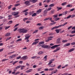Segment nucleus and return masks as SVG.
<instances>
[{"label":"nucleus","instance_id":"12","mask_svg":"<svg viewBox=\"0 0 75 75\" xmlns=\"http://www.w3.org/2000/svg\"><path fill=\"white\" fill-rule=\"evenodd\" d=\"M21 67V65L18 66L16 67H15L16 69H18V68H20Z\"/></svg>","mask_w":75,"mask_h":75},{"label":"nucleus","instance_id":"19","mask_svg":"<svg viewBox=\"0 0 75 75\" xmlns=\"http://www.w3.org/2000/svg\"><path fill=\"white\" fill-rule=\"evenodd\" d=\"M43 53V52L42 51H40L38 53V54L39 55H41V54H42Z\"/></svg>","mask_w":75,"mask_h":75},{"label":"nucleus","instance_id":"8","mask_svg":"<svg viewBox=\"0 0 75 75\" xmlns=\"http://www.w3.org/2000/svg\"><path fill=\"white\" fill-rule=\"evenodd\" d=\"M41 11H42V9H40L37 11L36 13L38 14H39V13H41Z\"/></svg>","mask_w":75,"mask_h":75},{"label":"nucleus","instance_id":"25","mask_svg":"<svg viewBox=\"0 0 75 75\" xmlns=\"http://www.w3.org/2000/svg\"><path fill=\"white\" fill-rule=\"evenodd\" d=\"M40 44H44V41H41L39 42Z\"/></svg>","mask_w":75,"mask_h":75},{"label":"nucleus","instance_id":"23","mask_svg":"<svg viewBox=\"0 0 75 75\" xmlns=\"http://www.w3.org/2000/svg\"><path fill=\"white\" fill-rule=\"evenodd\" d=\"M38 31V30H36L33 32V34L36 33H37Z\"/></svg>","mask_w":75,"mask_h":75},{"label":"nucleus","instance_id":"52","mask_svg":"<svg viewBox=\"0 0 75 75\" xmlns=\"http://www.w3.org/2000/svg\"><path fill=\"white\" fill-rule=\"evenodd\" d=\"M50 1H50V0H46V3H50Z\"/></svg>","mask_w":75,"mask_h":75},{"label":"nucleus","instance_id":"9","mask_svg":"<svg viewBox=\"0 0 75 75\" xmlns=\"http://www.w3.org/2000/svg\"><path fill=\"white\" fill-rule=\"evenodd\" d=\"M13 13H12V15H13L14 16H17L19 12H16V13H15L14 14H13Z\"/></svg>","mask_w":75,"mask_h":75},{"label":"nucleus","instance_id":"62","mask_svg":"<svg viewBox=\"0 0 75 75\" xmlns=\"http://www.w3.org/2000/svg\"><path fill=\"white\" fill-rule=\"evenodd\" d=\"M71 18H74V17H75V15H71Z\"/></svg>","mask_w":75,"mask_h":75},{"label":"nucleus","instance_id":"26","mask_svg":"<svg viewBox=\"0 0 75 75\" xmlns=\"http://www.w3.org/2000/svg\"><path fill=\"white\" fill-rule=\"evenodd\" d=\"M59 19H60V18H56L54 19V20L55 21H58V20H59Z\"/></svg>","mask_w":75,"mask_h":75},{"label":"nucleus","instance_id":"60","mask_svg":"<svg viewBox=\"0 0 75 75\" xmlns=\"http://www.w3.org/2000/svg\"><path fill=\"white\" fill-rule=\"evenodd\" d=\"M66 7H71V5H68L66 6Z\"/></svg>","mask_w":75,"mask_h":75},{"label":"nucleus","instance_id":"6","mask_svg":"<svg viewBox=\"0 0 75 75\" xmlns=\"http://www.w3.org/2000/svg\"><path fill=\"white\" fill-rule=\"evenodd\" d=\"M39 42V41H36L34 42L32 44V45H35L36 44H37Z\"/></svg>","mask_w":75,"mask_h":75},{"label":"nucleus","instance_id":"33","mask_svg":"<svg viewBox=\"0 0 75 75\" xmlns=\"http://www.w3.org/2000/svg\"><path fill=\"white\" fill-rule=\"evenodd\" d=\"M52 9V7H49L47 9V11H50Z\"/></svg>","mask_w":75,"mask_h":75},{"label":"nucleus","instance_id":"59","mask_svg":"<svg viewBox=\"0 0 75 75\" xmlns=\"http://www.w3.org/2000/svg\"><path fill=\"white\" fill-rule=\"evenodd\" d=\"M52 63V62H49L48 64V65H51Z\"/></svg>","mask_w":75,"mask_h":75},{"label":"nucleus","instance_id":"2","mask_svg":"<svg viewBox=\"0 0 75 75\" xmlns=\"http://www.w3.org/2000/svg\"><path fill=\"white\" fill-rule=\"evenodd\" d=\"M27 57V56H24L23 57L21 58V59H23V60H25L27 59V58H26Z\"/></svg>","mask_w":75,"mask_h":75},{"label":"nucleus","instance_id":"4","mask_svg":"<svg viewBox=\"0 0 75 75\" xmlns=\"http://www.w3.org/2000/svg\"><path fill=\"white\" fill-rule=\"evenodd\" d=\"M74 50H75V48H72L69 49L68 51L69 52H71L73 51H74Z\"/></svg>","mask_w":75,"mask_h":75},{"label":"nucleus","instance_id":"21","mask_svg":"<svg viewBox=\"0 0 75 75\" xmlns=\"http://www.w3.org/2000/svg\"><path fill=\"white\" fill-rule=\"evenodd\" d=\"M55 31L56 32V33L57 34H58V33H59V30L58 29H56L55 30Z\"/></svg>","mask_w":75,"mask_h":75},{"label":"nucleus","instance_id":"63","mask_svg":"<svg viewBox=\"0 0 75 75\" xmlns=\"http://www.w3.org/2000/svg\"><path fill=\"white\" fill-rule=\"evenodd\" d=\"M23 61H20L19 62V64H22L23 63Z\"/></svg>","mask_w":75,"mask_h":75},{"label":"nucleus","instance_id":"44","mask_svg":"<svg viewBox=\"0 0 75 75\" xmlns=\"http://www.w3.org/2000/svg\"><path fill=\"white\" fill-rule=\"evenodd\" d=\"M21 56H20L19 57H18L16 58V59H20V58H21Z\"/></svg>","mask_w":75,"mask_h":75},{"label":"nucleus","instance_id":"40","mask_svg":"<svg viewBox=\"0 0 75 75\" xmlns=\"http://www.w3.org/2000/svg\"><path fill=\"white\" fill-rule=\"evenodd\" d=\"M54 69H55V68H52V69H49V71H53Z\"/></svg>","mask_w":75,"mask_h":75},{"label":"nucleus","instance_id":"14","mask_svg":"<svg viewBox=\"0 0 75 75\" xmlns=\"http://www.w3.org/2000/svg\"><path fill=\"white\" fill-rule=\"evenodd\" d=\"M30 1H26L24 2V4H29L30 3Z\"/></svg>","mask_w":75,"mask_h":75},{"label":"nucleus","instance_id":"55","mask_svg":"<svg viewBox=\"0 0 75 75\" xmlns=\"http://www.w3.org/2000/svg\"><path fill=\"white\" fill-rule=\"evenodd\" d=\"M62 9V7L59 8L57 10V11H59Z\"/></svg>","mask_w":75,"mask_h":75},{"label":"nucleus","instance_id":"15","mask_svg":"<svg viewBox=\"0 0 75 75\" xmlns=\"http://www.w3.org/2000/svg\"><path fill=\"white\" fill-rule=\"evenodd\" d=\"M54 4H51L49 6V7H54Z\"/></svg>","mask_w":75,"mask_h":75},{"label":"nucleus","instance_id":"1","mask_svg":"<svg viewBox=\"0 0 75 75\" xmlns=\"http://www.w3.org/2000/svg\"><path fill=\"white\" fill-rule=\"evenodd\" d=\"M27 31H28V30H25L24 28L20 29L19 33H26Z\"/></svg>","mask_w":75,"mask_h":75},{"label":"nucleus","instance_id":"16","mask_svg":"<svg viewBox=\"0 0 75 75\" xmlns=\"http://www.w3.org/2000/svg\"><path fill=\"white\" fill-rule=\"evenodd\" d=\"M12 23H13V21H10L8 23V24H11Z\"/></svg>","mask_w":75,"mask_h":75},{"label":"nucleus","instance_id":"58","mask_svg":"<svg viewBox=\"0 0 75 75\" xmlns=\"http://www.w3.org/2000/svg\"><path fill=\"white\" fill-rule=\"evenodd\" d=\"M54 12H55V11L54 10L52 11L51 12V13L52 14H54Z\"/></svg>","mask_w":75,"mask_h":75},{"label":"nucleus","instance_id":"49","mask_svg":"<svg viewBox=\"0 0 75 75\" xmlns=\"http://www.w3.org/2000/svg\"><path fill=\"white\" fill-rule=\"evenodd\" d=\"M61 67V65H59L57 67V69H59Z\"/></svg>","mask_w":75,"mask_h":75},{"label":"nucleus","instance_id":"32","mask_svg":"<svg viewBox=\"0 0 75 75\" xmlns=\"http://www.w3.org/2000/svg\"><path fill=\"white\" fill-rule=\"evenodd\" d=\"M21 70H23V69H24V66H21Z\"/></svg>","mask_w":75,"mask_h":75},{"label":"nucleus","instance_id":"17","mask_svg":"<svg viewBox=\"0 0 75 75\" xmlns=\"http://www.w3.org/2000/svg\"><path fill=\"white\" fill-rule=\"evenodd\" d=\"M67 13H68V12L67 11H65L64 12L62 13L63 15H66V14H67Z\"/></svg>","mask_w":75,"mask_h":75},{"label":"nucleus","instance_id":"61","mask_svg":"<svg viewBox=\"0 0 75 75\" xmlns=\"http://www.w3.org/2000/svg\"><path fill=\"white\" fill-rule=\"evenodd\" d=\"M71 34H74V33H75V30H73L71 32Z\"/></svg>","mask_w":75,"mask_h":75},{"label":"nucleus","instance_id":"36","mask_svg":"<svg viewBox=\"0 0 75 75\" xmlns=\"http://www.w3.org/2000/svg\"><path fill=\"white\" fill-rule=\"evenodd\" d=\"M42 45H41V44H40V42L39 43V44L37 45L38 47H41Z\"/></svg>","mask_w":75,"mask_h":75},{"label":"nucleus","instance_id":"11","mask_svg":"<svg viewBox=\"0 0 75 75\" xmlns=\"http://www.w3.org/2000/svg\"><path fill=\"white\" fill-rule=\"evenodd\" d=\"M56 47H57V46L56 45L52 46L51 47H50V48H51V49H55V48Z\"/></svg>","mask_w":75,"mask_h":75},{"label":"nucleus","instance_id":"50","mask_svg":"<svg viewBox=\"0 0 75 75\" xmlns=\"http://www.w3.org/2000/svg\"><path fill=\"white\" fill-rule=\"evenodd\" d=\"M17 56V55L16 54H14L12 55V56L13 57V58H15Z\"/></svg>","mask_w":75,"mask_h":75},{"label":"nucleus","instance_id":"39","mask_svg":"<svg viewBox=\"0 0 75 75\" xmlns=\"http://www.w3.org/2000/svg\"><path fill=\"white\" fill-rule=\"evenodd\" d=\"M49 19H50V18H46L44 19V21L48 20H49Z\"/></svg>","mask_w":75,"mask_h":75},{"label":"nucleus","instance_id":"57","mask_svg":"<svg viewBox=\"0 0 75 75\" xmlns=\"http://www.w3.org/2000/svg\"><path fill=\"white\" fill-rule=\"evenodd\" d=\"M26 65L27 66H28V67H29L30 66V64H28V63H27L26 64Z\"/></svg>","mask_w":75,"mask_h":75},{"label":"nucleus","instance_id":"28","mask_svg":"<svg viewBox=\"0 0 75 75\" xmlns=\"http://www.w3.org/2000/svg\"><path fill=\"white\" fill-rule=\"evenodd\" d=\"M11 6H13L12 5H10L9 6H8V9H10L11 8Z\"/></svg>","mask_w":75,"mask_h":75},{"label":"nucleus","instance_id":"43","mask_svg":"<svg viewBox=\"0 0 75 75\" xmlns=\"http://www.w3.org/2000/svg\"><path fill=\"white\" fill-rule=\"evenodd\" d=\"M9 27H10V26H8V27H6L5 28V30H7V29H8V28H9Z\"/></svg>","mask_w":75,"mask_h":75},{"label":"nucleus","instance_id":"54","mask_svg":"<svg viewBox=\"0 0 75 75\" xmlns=\"http://www.w3.org/2000/svg\"><path fill=\"white\" fill-rule=\"evenodd\" d=\"M11 38V37H10L9 38H7V39L6 40V41H7L8 40H10V39Z\"/></svg>","mask_w":75,"mask_h":75},{"label":"nucleus","instance_id":"5","mask_svg":"<svg viewBox=\"0 0 75 75\" xmlns=\"http://www.w3.org/2000/svg\"><path fill=\"white\" fill-rule=\"evenodd\" d=\"M11 35V33H6L5 35V37H8V36H10V35Z\"/></svg>","mask_w":75,"mask_h":75},{"label":"nucleus","instance_id":"10","mask_svg":"<svg viewBox=\"0 0 75 75\" xmlns=\"http://www.w3.org/2000/svg\"><path fill=\"white\" fill-rule=\"evenodd\" d=\"M32 70L33 69H30L29 70L26 71V73H28V72H31Z\"/></svg>","mask_w":75,"mask_h":75},{"label":"nucleus","instance_id":"31","mask_svg":"<svg viewBox=\"0 0 75 75\" xmlns=\"http://www.w3.org/2000/svg\"><path fill=\"white\" fill-rule=\"evenodd\" d=\"M65 45L67 46V47H68V46H69V45H70V43H67Z\"/></svg>","mask_w":75,"mask_h":75},{"label":"nucleus","instance_id":"56","mask_svg":"<svg viewBox=\"0 0 75 75\" xmlns=\"http://www.w3.org/2000/svg\"><path fill=\"white\" fill-rule=\"evenodd\" d=\"M74 35H75V34L73 35H69V37H74Z\"/></svg>","mask_w":75,"mask_h":75},{"label":"nucleus","instance_id":"47","mask_svg":"<svg viewBox=\"0 0 75 75\" xmlns=\"http://www.w3.org/2000/svg\"><path fill=\"white\" fill-rule=\"evenodd\" d=\"M54 24H55V22H54V23H50V25H54Z\"/></svg>","mask_w":75,"mask_h":75},{"label":"nucleus","instance_id":"3","mask_svg":"<svg viewBox=\"0 0 75 75\" xmlns=\"http://www.w3.org/2000/svg\"><path fill=\"white\" fill-rule=\"evenodd\" d=\"M44 48H47V49H49L50 48V46H48V45H45L44 46Z\"/></svg>","mask_w":75,"mask_h":75},{"label":"nucleus","instance_id":"35","mask_svg":"<svg viewBox=\"0 0 75 75\" xmlns=\"http://www.w3.org/2000/svg\"><path fill=\"white\" fill-rule=\"evenodd\" d=\"M22 41V39L20 38V39H19L18 40H17V42H18V41Z\"/></svg>","mask_w":75,"mask_h":75},{"label":"nucleus","instance_id":"13","mask_svg":"<svg viewBox=\"0 0 75 75\" xmlns=\"http://www.w3.org/2000/svg\"><path fill=\"white\" fill-rule=\"evenodd\" d=\"M67 4V2H63V3H62V4L61 5L64 6H65V5H66Z\"/></svg>","mask_w":75,"mask_h":75},{"label":"nucleus","instance_id":"37","mask_svg":"<svg viewBox=\"0 0 75 75\" xmlns=\"http://www.w3.org/2000/svg\"><path fill=\"white\" fill-rule=\"evenodd\" d=\"M71 15H69L67 17V19H68V18H69L70 17H71Z\"/></svg>","mask_w":75,"mask_h":75},{"label":"nucleus","instance_id":"64","mask_svg":"<svg viewBox=\"0 0 75 75\" xmlns=\"http://www.w3.org/2000/svg\"><path fill=\"white\" fill-rule=\"evenodd\" d=\"M71 44L72 45H75V42H73L71 43Z\"/></svg>","mask_w":75,"mask_h":75},{"label":"nucleus","instance_id":"46","mask_svg":"<svg viewBox=\"0 0 75 75\" xmlns=\"http://www.w3.org/2000/svg\"><path fill=\"white\" fill-rule=\"evenodd\" d=\"M17 62H18V61L15 62H13V65H15V64H16V63H17Z\"/></svg>","mask_w":75,"mask_h":75},{"label":"nucleus","instance_id":"24","mask_svg":"<svg viewBox=\"0 0 75 75\" xmlns=\"http://www.w3.org/2000/svg\"><path fill=\"white\" fill-rule=\"evenodd\" d=\"M53 17H54V18H56V17H58V15H57V14L55 15H54Z\"/></svg>","mask_w":75,"mask_h":75},{"label":"nucleus","instance_id":"38","mask_svg":"<svg viewBox=\"0 0 75 75\" xmlns=\"http://www.w3.org/2000/svg\"><path fill=\"white\" fill-rule=\"evenodd\" d=\"M28 9H26L25 10H24L23 11V13H25V12H27V11H28Z\"/></svg>","mask_w":75,"mask_h":75},{"label":"nucleus","instance_id":"22","mask_svg":"<svg viewBox=\"0 0 75 75\" xmlns=\"http://www.w3.org/2000/svg\"><path fill=\"white\" fill-rule=\"evenodd\" d=\"M20 4H15L14 6V7H17V6H20Z\"/></svg>","mask_w":75,"mask_h":75},{"label":"nucleus","instance_id":"48","mask_svg":"<svg viewBox=\"0 0 75 75\" xmlns=\"http://www.w3.org/2000/svg\"><path fill=\"white\" fill-rule=\"evenodd\" d=\"M17 29H18V28H14L13 31H16Z\"/></svg>","mask_w":75,"mask_h":75},{"label":"nucleus","instance_id":"41","mask_svg":"<svg viewBox=\"0 0 75 75\" xmlns=\"http://www.w3.org/2000/svg\"><path fill=\"white\" fill-rule=\"evenodd\" d=\"M14 51H13V52H10L8 53V54L10 55V54H13V53H14Z\"/></svg>","mask_w":75,"mask_h":75},{"label":"nucleus","instance_id":"45","mask_svg":"<svg viewBox=\"0 0 75 75\" xmlns=\"http://www.w3.org/2000/svg\"><path fill=\"white\" fill-rule=\"evenodd\" d=\"M8 60V59H3L2 61V62H3V61H7Z\"/></svg>","mask_w":75,"mask_h":75},{"label":"nucleus","instance_id":"42","mask_svg":"<svg viewBox=\"0 0 75 75\" xmlns=\"http://www.w3.org/2000/svg\"><path fill=\"white\" fill-rule=\"evenodd\" d=\"M19 24L18 23L17 24H16L14 26V28H15V27H17V26H18V25H19Z\"/></svg>","mask_w":75,"mask_h":75},{"label":"nucleus","instance_id":"29","mask_svg":"<svg viewBox=\"0 0 75 75\" xmlns=\"http://www.w3.org/2000/svg\"><path fill=\"white\" fill-rule=\"evenodd\" d=\"M44 28V27L43 26H42L41 27H40V28H39V30H42Z\"/></svg>","mask_w":75,"mask_h":75},{"label":"nucleus","instance_id":"51","mask_svg":"<svg viewBox=\"0 0 75 75\" xmlns=\"http://www.w3.org/2000/svg\"><path fill=\"white\" fill-rule=\"evenodd\" d=\"M41 69H42V68H38V71H41Z\"/></svg>","mask_w":75,"mask_h":75},{"label":"nucleus","instance_id":"20","mask_svg":"<svg viewBox=\"0 0 75 75\" xmlns=\"http://www.w3.org/2000/svg\"><path fill=\"white\" fill-rule=\"evenodd\" d=\"M55 29H57V27L56 26H54V27L52 28L51 29V30H55Z\"/></svg>","mask_w":75,"mask_h":75},{"label":"nucleus","instance_id":"7","mask_svg":"<svg viewBox=\"0 0 75 75\" xmlns=\"http://www.w3.org/2000/svg\"><path fill=\"white\" fill-rule=\"evenodd\" d=\"M29 35V34H27L25 36V40H28L29 39V38L28 37Z\"/></svg>","mask_w":75,"mask_h":75},{"label":"nucleus","instance_id":"27","mask_svg":"<svg viewBox=\"0 0 75 75\" xmlns=\"http://www.w3.org/2000/svg\"><path fill=\"white\" fill-rule=\"evenodd\" d=\"M67 41H68V40H63L62 41V42H63V43H65V42H67Z\"/></svg>","mask_w":75,"mask_h":75},{"label":"nucleus","instance_id":"30","mask_svg":"<svg viewBox=\"0 0 75 75\" xmlns=\"http://www.w3.org/2000/svg\"><path fill=\"white\" fill-rule=\"evenodd\" d=\"M60 48H61V47H57L56 48V50L58 51H59V50Z\"/></svg>","mask_w":75,"mask_h":75},{"label":"nucleus","instance_id":"18","mask_svg":"<svg viewBox=\"0 0 75 75\" xmlns=\"http://www.w3.org/2000/svg\"><path fill=\"white\" fill-rule=\"evenodd\" d=\"M37 15V13H33V15H32V17H35Z\"/></svg>","mask_w":75,"mask_h":75},{"label":"nucleus","instance_id":"34","mask_svg":"<svg viewBox=\"0 0 75 75\" xmlns=\"http://www.w3.org/2000/svg\"><path fill=\"white\" fill-rule=\"evenodd\" d=\"M61 26H62V25H60L57 26H56V27L57 28H57H59V27H61Z\"/></svg>","mask_w":75,"mask_h":75},{"label":"nucleus","instance_id":"53","mask_svg":"<svg viewBox=\"0 0 75 75\" xmlns=\"http://www.w3.org/2000/svg\"><path fill=\"white\" fill-rule=\"evenodd\" d=\"M36 25H41V23H38L36 24Z\"/></svg>","mask_w":75,"mask_h":75}]
</instances>
